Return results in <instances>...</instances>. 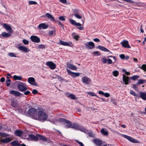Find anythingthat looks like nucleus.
I'll return each instance as SVG.
<instances>
[{"mask_svg":"<svg viewBox=\"0 0 146 146\" xmlns=\"http://www.w3.org/2000/svg\"><path fill=\"white\" fill-rule=\"evenodd\" d=\"M67 66L70 69L72 70H76L77 68L74 65L68 63L67 64Z\"/></svg>","mask_w":146,"mask_h":146,"instance_id":"nucleus-23","label":"nucleus"},{"mask_svg":"<svg viewBox=\"0 0 146 146\" xmlns=\"http://www.w3.org/2000/svg\"><path fill=\"white\" fill-rule=\"evenodd\" d=\"M19 90L21 92L25 91L27 89L26 84L23 82H21L17 85Z\"/></svg>","mask_w":146,"mask_h":146,"instance_id":"nucleus-4","label":"nucleus"},{"mask_svg":"<svg viewBox=\"0 0 146 146\" xmlns=\"http://www.w3.org/2000/svg\"><path fill=\"white\" fill-rule=\"evenodd\" d=\"M46 64L51 70H54L56 67L55 64L51 61L47 62Z\"/></svg>","mask_w":146,"mask_h":146,"instance_id":"nucleus-5","label":"nucleus"},{"mask_svg":"<svg viewBox=\"0 0 146 146\" xmlns=\"http://www.w3.org/2000/svg\"><path fill=\"white\" fill-rule=\"evenodd\" d=\"M30 39L32 41L38 43L40 42V39L36 36H32L30 37Z\"/></svg>","mask_w":146,"mask_h":146,"instance_id":"nucleus-15","label":"nucleus"},{"mask_svg":"<svg viewBox=\"0 0 146 146\" xmlns=\"http://www.w3.org/2000/svg\"><path fill=\"white\" fill-rule=\"evenodd\" d=\"M132 88L135 90L137 89V86L136 84H133V85Z\"/></svg>","mask_w":146,"mask_h":146,"instance_id":"nucleus-59","label":"nucleus"},{"mask_svg":"<svg viewBox=\"0 0 146 146\" xmlns=\"http://www.w3.org/2000/svg\"><path fill=\"white\" fill-rule=\"evenodd\" d=\"M11 81V80L9 79L7 80L6 81V85L7 86H9L10 84V82Z\"/></svg>","mask_w":146,"mask_h":146,"instance_id":"nucleus-48","label":"nucleus"},{"mask_svg":"<svg viewBox=\"0 0 146 146\" xmlns=\"http://www.w3.org/2000/svg\"><path fill=\"white\" fill-rule=\"evenodd\" d=\"M18 49L20 50L25 52H28L30 51V50L27 48L25 46H20L18 47Z\"/></svg>","mask_w":146,"mask_h":146,"instance_id":"nucleus-13","label":"nucleus"},{"mask_svg":"<svg viewBox=\"0 0 146 146\" xmlns=\"http://www.w3.org/2000/svg\"><path fill=\"white\" fill-rule=\"evenodd\" d=\"M122 72H125V74L127 75H130V73L129 72H127L126 70L123 69L122 70Z\"/></svg>","mask_w":146,"mask_h":146,"instance_id":"nucleus-49","label":"nucleus"},{"mask_svg":"<svg viewBox=\"0 0 146 146\" xmlns=\"http://www.w3.org/2000/svg\"><path fill=\"white\" fill-rule=\"evenodd\" d=\"M30 93V92L29 91H25L24 92V94L26 95H28Z\"/></svg>","mask_w":146,"mask_h":146,"instance_id":"nucleus-57","label":"nucleus"},{"mask_svg":"<svg viewBox=\"0 0 146 146\" xmlns=\"http://www.w3.org/2000/svg\"><path fill=\"white\" fill-rule=\"evenodd\" d=\"M130 93L132 95L135 96H137V94H136L134 91L132 90H130Z\"/></svg>","mask_w":146,"mask_h":146,"instance_id":"nucleus-39","label":"nucleus"},{"mask_svg":"<svg viewBox=\"0 0 146 146\" xmlns=\"http://www.w3.org/2000/svg\"><path fill=\"white\" fill-rule=\"evenodd\" d=\"M23 43L25 45L28 44L29 43V41L26 39H24L23 40Z\"/></svg>","mask_w":146,"mask_h":146,"instance_id":"nucleus-50","label":"nucleus"},{"mask_svg":"<svg viewBox=\"0 0 146 146\" xmlns=\"http://www.w3.org/2000/svg\"><path fill=\"white\" fill-rule=\"evenodd\" d=\"M76 141L80 146H84L82 142L79 141Z\"/></svg>","mask_w":146,"mask_h":146,"instance_id":"nucleus-60","label":"nucleus"},{"mask_svg":"<svg viewBox=\"0 0 146 146\" xmlns=\"http://www.w3.org/2000/svg\"><path fill=\"white\" fill-rule=\"evenodd\" d=\"M85 45L89 49H92L95 47V45L93 42H89L85 43Z\"/></svg>","mask_w":146,"mask_h":146,"instance_id":"nucleus-10","label":"nucleus"},{"mask_svg":"<svg viewBox=\"0 0 146 146\" xmlns=\"http://www.w3.org/2000/svg\"><path fill=\"white\" fill-rule=\"evenodd\" d=\"M45 16H46L48 19L52 21H54V18L51 14L47 13L45 14V16H43L42 17H45Z\"/></svg>","mask_w":146,"mask_h":146,"instance_id":"nucleus-19","label":"nucleus"},{"mask_svg":"<svg viewBox=\"0 0 146 146\" xmlns=\"http://www.w3.org/2000/svg\"><path fill=\"white\" fill-rule=\"evenodd\" d=\"M12 140L11 138L7 137L5 138L2 139L0 140V141L3 143H8Z\"/></svg>","mask_w":146,"mask_h":146,"instance_id":"nucleus-18","label":"nucleus"},{"mask_svg":"<svg viewBox=\"0 0 146 146\" xmlns=\"http://www.w3.org/2000/svg\"><path fill=\"white\" fill-rule=\"evenodd\" d=\"M59 19L61 21H64L65 20V18L63 16H61L59 17Z\"/></svg>","mask_w":146,"mask_h":146,"instance_id":"nucleus-56","label":"nucleus"},{"mask_svg":"<svg viewBox=\"0 0 146 146\" xmlns=\"http://www.w3.org/2000/svg\"><path fill=\"white\" fill-rule=\"evenodd\" d=\"M59 41V42L58 44L60 45L65 46H68L70 47L72 46V44L71 42L68 43L66 42L63 41L60 39Z\"/></svg>","mask_w":146,"mask_h":146,"instance_id":"nucleus-14","label":"nucleus"},{"mask_svg":"<svg viewBox=\"0 0 146 146\" xmlns=\"http://www.w3.org/2000/svg\"><path fill=\"white\" fill-rule=\"evenodd\" d=\"M92 54L93 55L96 56H99L100 55V54L97 51L94 52Z\"/></svg>","mask_w":146,"mask_h":146,"instance_id":"nucleus-40","label":"nucleus"},{"mask_svg":"<svg viewBox=\"0 0 146 146\" xmlns=\"http://www.w3.org/2000/svg\"><path fill=\"white\" fill-rule=\"evenodd\" d=\"M107 62H108V64H111L112 63V60L109 58L107 59Z\"/></svg>","mask_w":146,"mask_h":146,"instance_id":"nucleus-51","label":"nucleus"},{"mask_svg":"<svg viewBox=\"0 0 146 146\" xmlns=\"http://www.w3.org/2000/svg\"><path fill=\"white\" fill-rule=\"evenodd\" d=\"M122 79L123 80L124 82L125 85H127L129 84V81L130 79L128 77L126 76L125 75H123Z\"/></svg>","mask_w":146,"mask_h":146,"instance_id":"nucleus-17","label":"nucleus"},{"mask_svg":"<svg viewBox=\"0 0 146 146\" xmlns=\"http://www.w3.org/2000/svg\"><path fill=\"white\" fill-rule=\"evenodd\" d=\"M87 93L88 94L92 96H96L98 97L97 95L94 92H88Z\"/></svg>","mask_w":146,"mask_h":146,"instance_id":"nucleus-38","label":"nucleus"},{"mask_svg":"<svg viewBox=\"0 0 146 146\" xmlns=\"http://www.w3.org/2000/svg\"><path fill=\"white\" fill-rule=\"evenodd\" d=\"M121 44L122 46L126 48H131L129 44V42L128 41L124 40L122 42H121Z\"/></svg>","mask_w":146,"mask_h":146,"instance_id":"nucleus-12","label":"nucleus"},{"mask_svg":"<svg viewBox=\"0 0 146 146\" xmlns=\"http://www.w3.org/2000/svg\"><path fill=\"white\" fill-rule=\"evenodd\" d=\"M93 40L94 41L97 42H100V40L98 38H95Z\"/></svg>","mask_w":146,"mask_h":146,"instance_id":"nucleus-58","label":"nucleus"},{"mask_svg":"<svg viewBox=\"0 0 146 146\" xmlns=\"http://www.w3.org/2000/svg\"><path fill=\"white\" fill-rule=\"evenodd\" d=\"M87 134H88L90 136L93 137L94 136V134L93 133L92 131H88V133H86Z\"/></svg>","mask_w":146,"mask_h":146,"instance_id":"nucleus-43","label":"nucleus"},{"mask_svg":"<svg viewBox=\"0 0 146 146\" xmlns=\"http://www.w3.org/2000/svg\"><path fill=\"white\" fill-rule=\"evenodd\" d=\"M57 78H58V80H59L60 81H62V80H63V79L62 78H61L59 76H57Z\"/></svg>","mask_w":146,"mask_h":146,"instance_id":"nucleus-64","label":"nucleus"},{"mask_svg":"<svg viewBox=\"0 0 146 146\" xmlns=\"http://www.w3.org/2000/svg\"><path fill=\"white\" fill-rule=\"evenodd\" d=\"M11 145L14 146H19L20 145L18 141H14L11 143Z\"/></svg>","mask_w":146,"mask_h":146,"instance_id":"nucleus-32","label":"nucleus"},{"mask_svg":"<svg viewBox=\"0 0 146 146\" xmlns=\"http://www.w3.org/2000/svg\"><path fill=\"white\" fill-rule=\"evenodd\" d=\"M145 82V80H138V83L137 84V85H138V84H141L143 83L144 82Z\"/></svg>","mask_w":146,"mask_h":146,"instance_id":"nucleus-46","label":"nucleus"},{"mask_svg":"<svg viewBox=\"0 0 146 146\" xmlns=\"http://www.w3.org/2000/svg\"><path fill=\"white\" fill-rule=\"evenodd\" d=\"M98 48L102 51H103L105 52H110V51L106 48L101 46H98Z\"/></svg>","mask_w":146,"mask_h":146,"instance_id":"nucleus-29","label":"nucleus"},{"mask_svg":"<svg viewBox=\"0 0 146 146\" xmlns=\"http://www.w3.org/2000/svg\"><path fill=\"white\" fill-rule=\"evenodd\" d=\"M82 81L83 83L86 84H89L91 83V80L87 76H85L82 78Z\"/></svg>","mask_w":146,"mask_h":146,"instance_id":"nucleus-7","label":"nucleus"},{"mask_svg":"<svg viewBox=\"0 0 146 146\" xmlns=\"http://www.w3.org/2000/svg\"><path fill=\"white\" fill-rule=\"evenodd\" d=\"M79 126L76 124L73 123L72 124L70 128H73L76 130H78L79 128Z\"/></svg>","mask_w":146,"mask_h":146,"instance_id":"nucleus-30","label":"nucleus"},{"mask_svg":"<svg viewBox=\"0 0 146 146\" xmlns=\"http://www.w3.org/2000/svg\"><path fill=\"white\" fill-rule=\"evenodd\" d=\"M139 77V76L135 75L131 77V78L134 80H135L137 79Z\"/></svg>","mask_w":146,"mask_h":146,"instance_id":"nucleus-41","label":"nucleus"},{"mask_svg":"<svg viewBox=\"0 0 146 146\" xmlns=\"http://www.w3.org/2000/svg\"><path fill=\"white\" fill-rule=\"evenodd\" d=\"M60 121H63L66 123V124L65 126L66 128H69L71 127L72 124L70 121L63 118L60 119Z\"/></svg>","mask_w":146,"mask_h":146,"instance_id":"nucleus-9","label":"nucleus"},{"mask_svg":"<svg viewBox=\"0 0 146 146\" xmlns=\"http://www.w3.org/2000/svg\"><path fill=\"white\" fill-rule=\"evenodd\" d=\"M69 22L72 25H74L78 26H80L81 25L80 23H77L75 21L72 19H70Z\"/></svg>","mask_w":146,"mask_h":146,"instance_id":"nucleus-24","label":"nucleus"},{"mask_svg":"<svg viewBox=\"0 0 146 146\" xmlns=\"http://www.w3.org/2000/svg\"><path fill=\"white\" fill-rule=\"evenodd\" d=\"M15 134L17 136L20 137L23 134L22 132L20 130H17L15 131Z\"/></svg>","mask_w":146,"mask_h":146,"instance_id":"nucleus-31","label":"nucleus"},{"mask_svg":"<svg viewBox=\"0 0 146 146\" xmlns=\"http://www.w3.org/2000/svg\"><path fill=\"white\" fill-rule=\"evenodd\" d=\"M139 68L141 69L146 72V64H143Z\"/></svg>","mask_w":146,"mask_h":146,"instance_id":"nucleus-37","label":"nucleus"},{"mask_svg":"<svg viewBox=\"0 0 146 146\" xmlns=\"http://www.w3.org/2000/svg\"><path fill=\"white\" fill-rule=\"evenodd\" d=\"M54 33V32L52 31H50L49 33V35L50 36L52 35Z\"/></svg>","mask_w":146,"mask_h":146,"instance_id":"nucleus-63","label":"nucleus"},{"mask_svg":"<svg viewBox=\"0 0 146 146\" xmlns=\"http://www.w3.org/2000/svg\"><path fill=\"white\" fill-rule=\"evenodd\" d=\"M11 93L17 96H19L21 94L19 92L14 90L11 91Z\"/></svg>","mask_w":146,"mask_h":146,"instance_id":"nucleus-27","label":"nucleus"},{"mask_svg":"<svg viewBox=\"0 0 146 146\" xmlns=\"http://www.w3.org/2000/svg\"><path fill=\"white\" fill-rule=\"evenodd\" d=\"M78 130L84 132L86 133H88V131L83 127L79 126V128Z\"/></svg>","mask_w":146,"mask_h":146,"instance_id":"nucleus-26","label":"nucleus"},{"mask_svg":"<svg viewBox=\"0 0 146 146\" xmlns=\"http://www.w3.org/2000/svg\"><path fill=\"white\" fill-rule=\"evenodd\" d=\"M74 15L78 19H80L82 18L81 16L78 14H74Z\"/></svg>","mask_w":146,"mask_h":146,"instance_id":"nucleus-53","label":"nucleus"},{"mask_svg":"<svg viewBox=\"0 0 146 146\" xmlns=\"http://www.w3.org/2000/svg\"><path fill=\"white\" fill-rule=\"evenodd\" d=\"M68 97L72 99L75 100V96L73 94H70L68 96Z\"/></svg>","mask_w":146,"mask_h":146,"instance_id":"nucleus-42","label":"nucleus"},{"mask_svg":"<svg viewBox=\"0 0 146 146\" xmlns=\"http://www.w3.org/2000/svg\"><path fill=\"white\" fill-rule=\"evenodd\" d=\"M5 78L3 77L1 78L0 79V81L1 82H4L5 81Z\"/></svg>","mask_w":146,"mask_h":146,"instance_id":"nucleus-62","label":"nucleus"},{"mask_svg":"<svg viewBox=\"0 0 146 146\" xmlns=\"http://www.w3.org/2000/svg\"><path fill=\"white\" fill-rule=\"evenodd\" d=\"M8 55L11 57H17L16 55H15L14 53L13 52H10L8 53Z\"/></svg>","mask_w":146,"mask_h":146,"instance_id":"nucleus-45","label":"nucleus"},{"mask_svg":"<svg viewBox=\"0 0 146 146\" xmlns=\"http://www.w3.org/2000/svg\"><path fill=\"white\" fill-rule=\"evenodd\" d=\"M67 71L68 74L73 78L78 76L80 75V74L79 73L73 72L69 69H67Z\"/></svg>","mask_w":146,"mask_h":146,"instance_id":"nucleus-8","label":"nucleus"},{"mask_svg":"<svg viewBox=\"0 0 146 146\" xmlns=\"http://www.w3.org/2000/svg\"><path fill=\"white\" fill-rule=\"evenodd\" d=\"M112 74L115 77H117L119 74V72L117 70H114L113 71Z\"/></svg>","mask_w":146,"mask_h":146,"instance_id":"nucleus-34","label":"nucleus"},{"mask_svg":"<svg viewBox=\"0 0 146 146\" xmlns=\"http://www.w3.org/2000/svg\"><path fill=\"white\" fill-rule=\"evenodd\" d=\"M37 110L34 108H30L28 111V113L29 115L34 119H35V118L36 117L37 115Z\"/></svg>","mask_w":146,"mask_h":146,"instance_id":"nucleus-3","label":"nucleus"},{"mask_svg":"<svg viewBox=\"0 0 146 146\" xmlns=\"http://www.w3.org/2000/svg\"><path fill=\"white\" fill-rule=\"evenodd\" d=\"M122 59H124L125 57V56L123 54H121L119 56Z\"/></svg>","mask_w":146,"mask_h":146,"instance_id":"nucleus-55","label":"nucleus"},{"mask_svg":"<svg viewBox=\"0 0 146 146\" xmlns=\"http://www.w3.org/2000/svg\"><path fill=\"white\" fill-rule=\"evenodd\" d=\"M32 92L33 94H36L38 93V91L34 89L33 90Z\"/></svg>","mask_w":146,"mask_h":146,"instance_id":"nucleus-54","label":"nucleus"},{"mask_svg":"<svg viewBox=\"0 0 146 146\" xmlns=\"http://www.w3.org/2000/svg\"><path fill=\"white\" fill-rule=\"evenodd\" d=\"M48 27V25L44 23H42L40 24L38 26V27L40 29H45Z\"/></svg>","mask_w":146,"mask_h":146,"instance_id":"nucleus-21","label":"nucleus"},{"mask_svg":"<svg viewBox=\"0 0 146 146\" xmlns=\"http://www.w3.org/2000/svg\"><path fill=\"white\" fill-rule=\"evenodd\" d=\"M27 139L29 141L32 140L35 141H37L38 140L46 141L47 140L46 138L38 134H37L35 135L32 134L29 135V137Z\"/></svg>","mask_w":146,"mask_h":146,"instance_id":"nucleus-1","label":"nucleus"},{"mask_svg":"<svg viewBox=\"0 0 146 146\" xmlns=\"http://www.w3.org/2000/svg\"><path fill=\"white\" fill-rule=\"evenodd\" d=\"M140 97L143 100L146 101V92H139Z\"/></svg>","mask_w":146,"mask_h":146,"instance_id":"nucleus-20","label":"nucleus"},{"mask_svg":"<svg viewBox=\"0 0 146 146\" xmlns=\"http://www.w3.org/2000/svg\"><path fill=\"white\" fill-rule=\"evenodd\" d=\"M3 27L5 28L8 32H10L11 31L13 32L12 28L10 26H9L6 23L3 24Z\"/></svg>","mask_w":146,"mask_h":146,"instance_id":"nucleus-22","label":"nucleus"},{"mask_svg":"<svg viewBox=\"0 0 146 146\" xmlns=\"http://www.w3.org/2000/svg\"><path fill=\"white\" fill-rule=\"evenodd\" d=\"M47 115L45 112L40 111L38 112L36 117L35 118L36 120L44 122L47 119Z\"/></svg>","mask_w":146,"mask_h":146,"instance_id":"nucleus-2","label":"nucleus"},{"mask_svg":"<svg viewBox=\"0 0 146 146\" xmlns=\"http://www.w3.org/2000/svg\"><path fill=\"white\" fill-rule=\"evenodd\" d=\"M29 4L30 5H35L37 4L36 2L33 1H29Z\"/></svg>","mask_w":146,"mask_h":146,"instance_id":"nucleus-44","label":"nucleus"},{"mask_svg":"<svg viewBox=\"0 0 146 146\" xmlns=\"http://www.w3.org/2000/svg\"><path fill=\"white\" fill-rule=\"evenodd\" d=\"M121 135L123 137L127 139L131 142L133 143H139V141H138L130 136L123 134H122Z\"/></svg>","mask_w":146,"mask_h":146,"instance_id":"nucleus-6","label":"nucleus"},{"mask_svg":"<svg viewBox=\"0 0 146 146\" xmlns=\"http://www.w3.org/2000/svg\"><path fill=\"white\" fill-rule=\"evenodd\" d=\"M104 93L102 91H98V94H100L102 95H104Z\"/></svg>","mask_w":146,"mask_h":146,"instance_id":"nucleus-61","label":"nucleus"},{"mask_svg":"<svg viewBox=\"0 0 146 146\" xmlns=\"http://www.w3.org/2000/svg\"><path fill=\"white\" fill-rule=\"evenodd\" d=\"M72 35L74 38L76 39V40H78V38L79 37V36L77 35H76V33H72Z\"/></svg>","mask_w":146,"mask_h":146,"instance_id":"nucleus-33","label":"nucleus"},{"mask_svg":"<svg viewBox=\"0 0 146 146\" xmlns=\"http://www.w3.org/2000/svg\"><path fill=\"white\" fill-rule=\"evenodd\" d=\"M101 61L104 63H106L107 62V60L105 57H104L102 58Z\"/></svg>","mask_w":146,"mask_h":146,"instance_id":"nucleus-47","label":"nucleus"},{"mask_svg":"<svg viewBox=\"0 0 146 146\" xmlns=\"http://www.w3.org/2000/svg\"><path fill=\"white\" fill-rule=\"evenodd\" d=\"M94 141L96 145L98 146H100L102 143V141L100 139H95L94 140Z\"/></svg>","mask_w":146,"mask_h":146,"instance_id":"nucleus-25","label":"nucleus"},{"mask_svg":"<svg viewBox=\"0 0 146 146\" xmlns=\"http://www.w3.org/2000/svg\"><path fill=\"white\" fill-rule=\"evenodd\" d=\"M101 132L102 134L104 135H107L108 134V132L105 130L104 129H102L101 130Z\"/></svg>","mask_w":146,"mask_h":146,"instance_id":"nucleus-35","label":"nucleus"},{"mask_svg":"<svg viewBox=\"0 0 146 146\" xmlns=\"http://www.w3.org/2000/svg\"><path fill=\"white\" fill-rule=\"evenodd\" d=\"M28 82L34 86H37V84L35 82V78L32 77L28 78Z\"/></svg>","mask_w":146,"mask_h":146,"instance_id":"nucleus-11","label":"nucleus"},{"mask_svg":"<svg viewBox=\"0 0 146 146\" xmlns=\"http://www.w3.org/2000/svg\"><path fill=\"white\" fill-rule=\"evenodd\" d=\"M105 97L108 98L110 96V95L108 93H104V95Z\"/></svg>","mask_w":146,"mask_h":146,"instance_id":"nucleus-52","label":"nucleus"},{"mask_svg":"<svg viewBox=\"0 0 146 146\" xmlns=\"http://www.w3.org/2000/svg\"><path fill=\"white\" fill-rule=\"evenodd\" d=\"M46 47L45 45L44 44H39L38 45L37 48L38 49H44Z\"/></svg>","mask_w":146,"mask_h":146,"instance_id":"nucleus-36","label":"nucleus"},{"mask_svg":"<svg viewBox=\"0 0 146 146\" xmlns=\"http://www.w3.org/2000/svg\"><path fill=\"white\" fill-rule=\"evenodd\" d=\"M12 33V32L10 31V32H8V33H7L6 32H3L0 35V37L2 38L1 36H2L3 37H10Z\"/></svg>","mask_w":146,"mask_h":146,"instance_id":"nucleus-16","label":"nucleus"},{"mask_svg":"<svg viewBox=\"0 0 146 146\" xmlns=\"http://www.w3.org/2000/svg\"><path fill=\"white\" fill-rule=\"evenodd\" d=\"M13 79L15 80H22V77L20 76L15 75L13 76Z\"/></svg>","mask_w":146,"mask_h":146,"instance_id":"nucleus-28","label":"nucleus"}]
</instances>
